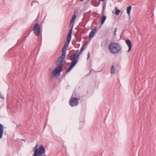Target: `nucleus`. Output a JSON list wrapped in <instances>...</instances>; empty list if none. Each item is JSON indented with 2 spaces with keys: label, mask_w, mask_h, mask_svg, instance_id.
Instances as JSON below:
<instances>
[{
  "label": "nucleus",
  "mask_w": 156,
  "mask_h": 156,
  "mask_svg": "<svg viewBox=\"0 0 156 156\" xmlns=\"http://www.w3.org/2000/svg\"><path fill=\"white\" fill-rule=\"evenodd\" d=\"M0 97L2 98H3V96L0 93Z\"/></svg>",
  "instance_id": "aec40b11"
},
{
  "label": "nucleus",
  "mask_w": 156,
  "mask_h": 156,
  "mask_svg": "<svg viewBox=\"0 0 156 156\" xmlns=\"http://www.w3.org/2000/svg\"><path fill=\"white\" fill-rule=\"evenodd\" d=\"M86 47V46L85 45H83L82 46V47H81V50H80V52L79 53L80 54H81L82 52L85 49Z\"/></svg>",
  "instance_id": "2eb2a0df"
},
{
  "label": "nucleus",
  "mask_w": 156,
  "mask_h": 156,
  "mask_svg": "<svg viewBox=\"0 0 156 156\" xmlns=\"http://www.w3.org/2000/svg\"><path fill=\"white\" fill-rule=\"evenodd\" d=\"M126 42L129 47V49L128 52H129L132 48V43L129 40H126Z\"/></svg>",
  "instance_id": "6e6552de"
},
{
  "label": "nucleus",
  "mask_w": 156,
  "mask_h": 156,
  "mask_svg": "<svg viewBox=\"0 0 156 156\" xmlns=\"http://www.w3.org/2000/svg\"><path fill=\"white\" fill-rule=\"evenodd\" d=\"M83 0H80V1H83Z\"/></svg>",
  "instance_id": "412c9836"
},
{
  "label": "nucleus",
  "mask_w": 156,
  "mask_h": 156,
  "mask_svg": "<svg viewBox=\"0 0 156 156\" xmlns=\"http://www.w3.org/2000/svg\"><path fill=\"white\" fill-rule=\"evenodd\" d=\"M96 30V28L95 27L91 30L89 36V38L92 37L94 35Z\"/></svg>",
  "instance_id": "1a4fd4ad"
},
{
  "label": "nucleus",
  "mask_w": 156,
  "mask_h": 156,
  "mask_svg": "<svg viewBox=\"0 0 156 156\" xmlns=\"http://www.w3.org/2000/svg\"><path fill=\"white\" fill-rule=\"evenodd\" d=\"M117 28H115V30H114V34L115 35H116V32L117 31Z\"/></svg>",
  "instance_id": "6ab92c4d"
},
{
  "label": "nucleus",
  "mask_w": 156,
  "mask_h": 156,
  "mask_svg": "<svg viewBox=\"0 0 156 156\" xmlns=\"http://www.w3.org/2000/svg\"><path fill=\"white\" fill-rule=\"evenodd\" d=\"M78 104V100L76 98H70L69 101V104L70 105L73 107L76 106Z\"/></svg>",
  "instance_id": "39448f33"
},
{
  "label": "nucleus",
  "mask_w": 156,
  "mask_h": 156,
  "mask_svg": "<svg viewBox=\"0 0 156 156\" xmlns=\"http://www.w3.org/2000/svg\"><path fill=\"white\" fill-rule=\"evenodd\" d=\"M45 151V149L44 147L42 145H41L39 146L38 149V150H37V156L35 155V156H40L41 154H43L44 153ZM33 156H34V154Z\"/></svg>",
  "instance_id": "423d86ee"
},
{
  "label": "nucleus",
  "mask_w": 156,
  "mask_h": 156,
  "mask_svg": "<svg viewBox=\"0 0 156 156\" xmlns=\"http://www.w3.org/2000/svg\"><path fill=\"white\" fill-rule=\"evenodd\" d=\"M3 133V125L1 124H0V139L2 138Z\"/></svg>",
  "instance_id": "9d476101"
},
{
  "label": "nucleus",
  "mask_w": 156,
  "mask_h": 156,
  "mask_svg": "<svg viewBox=\"0 0 156 156\" xmlns=\"http://www.w3.org/2000/svg\"><path fill=\"white\" fill-rule=\"evenodd\" d=\"M90 56V55L89 52H88L87 53V59H89Z\"/></svg>",
  "instance_id": "a211bd4d"
},
{
  "label": "nucleus",
  "mask_w": 156,
  "mask_h": 156,
  "mask_svg": "<svg viewBox=\"0 0 156 156\" xmlns=\"http://www.w3.org/2000/svg\"><path fill=\"white\" fill-rule=\"evenodd\" d=\"M115 71V69L114 68V66L112 65L111 68V73L112 74L114 73Z\"/></svg>",
  "instance_id": "dca6fc26"
},
{
  "label": "nucleus",
  "mask_w": 156,
  "mask_h": 156,
  "mask_svg": "<svg viewBox=\"0 0 156 156\" xmlns=\"http://www.w3.org/2000/svg\"><path fill=\"white\" fill-rule=\"evenodd\" d=\"M34 33L37 36H38L40 34V28L38 23L35 24L33 29Z\"/></svg>",
  "instance_id": "0eeeda50"
},
{
  "label": "nucleus",
  "mask_w": 156,
  "mask_h": 156,
  "mask_svg": "<svg viewBox=\"0 0 156 156\" xmlns=\"http://www.w3.org/2000/svg\"><path fill=\"white\" fill-rule=\"evenodd\" d=\"M62 69V66H58L54 69L51 73L52 77L54 78H58L59 76Z\"/></svg>",
  "instance_id": "20e7f679"
},
{
  "label": "nucleus",
  "mask_w": 156,
  "mask_h": 156,
  "mask_svg": "<svg viewBox=\"0 0 156 156\" xmlns=\"http://www.w3.org/2000/svg\"><path fill=\"white\" fill-rule=\"evenodd\" d=\"M76 15L75 14H74L73 15L72 18V19L71 20V21H70V24H71L72 23H73V25H72V28L71 29H72V30L73 29V23H74V20H75V19H76Z\"/></svg>",
  "instance_id": "9b49d317"
},
{
  "label": "nucleus",
  "mask_w": 156,
  "mask_h": 156,
  "mask_svg": "<svg viewBox=\"0 0 156 156\" xmlns=\"http://www.w3.org/2000/svg\"><path fill=\"white\" fill-rule=\"evenodd\" d=\"M104 7L103 6V10H104Z\"/></svg>",
  "instance_id": "4be33fe9"
},
{
  "label": "nucleus",
  "mask_w": 156,
  "mask_h": 156,
  "mask_svg": "<svg viewBox=\"0 0 156 156\" xmlns=\"http://www.w3.org/2000/svg\"><path fill=\"white\" fill-rule=\"evenodd\" d=\"M38 146V144H37L36 146H35L34 147V156H37V150H38L37 149V147Z\"/></svg>",
  "instance_id": "4468645a"
},
{
  "label": "nucleus",
  "mask_w": 156,
  "mask_h": 156,
  "mask_svg": "<svg viewBox=\"0 0 156 156\" xmlns=\"http://www.w3.org/2000/svg\"><path fill=\"white\" fill-rule=\"evenodd\" d=\"M132 9V7L131 6H129L127 7V13L128 15H130V11Z\"/></svg>",
  "instance_id": "ddd939ff"
},
{
  "label": "nucleus",
  "mask_w": 156,
  "mask_h": 156,
  "mask_svg": "<svg viewBox=\"0 0 156 156\" xmlns=\"http://www.w3.org/2000/svg\"><path fill=\"white\" fill-rule=\"evenodd\" d=\"M106 17L105 16L103 15L101 16V24H103L104 23V22L106 20Z\"/></svg>",
  "instance_id": "f8f14e48"
},
{
  "label": "nucleus",
  "mask_w": 156,
  "mask_h": 156,
  "mask_svg": "<svg viewBox=\"0 0 156 156\" xmlns=\"http://www.w3.org/2000/svg\"><path fill=\"white\" fill-rule=\"evenodd\" d=\"M115 9L116 10L115 14L116 15L118 16L120 12V11L119 10L117 9V8L116 7L115 8Z\"/></svg>",
  "instance_id": "f3484780"
},
{
  "label": "nucleus",
  "mask_w": 156,
  "mask_h": 156,
  "mask_svg": "<svg viewBox=\"0 0 156 156\" xmlns=\"http://www.w3.org/2000/svg\"><path fill=\"white\" fill-rule=\"evenodd\" d=\"M109 49L113 53L116 54L118 53L121 49L120 45L115 43H111L109 45Z\"/></svg>",
  "instance_id": "f03ea898"
},
{
  "label": "nucleus",
  "mask_w": 156,
  "mask_h": 156,
  "mask_svg": "<svg viewBox=\"0 0 156 156\" xmlns=\"http://www.w3.org/2000/svg\"><path fill=\"white\" fill-rule=\"evenodd\" d=\"M72 33V29L69 30L67 37L66 42L65 43L62 49V54L56 62V65L58 66H62V64L65 58L66 52L69 44L70 41Z\"/></svg>",
  "instance_id": "f257e3e1"
},
{
  "label": "nucleus",
  "mask_w": 156,
  "mask_h": 156,
  "mask_svg": "<svg viewBox=\"0 0 156 156\" xmlns=\"http://www.w3.org/2000/svg\"><path fill=\"white\" fill-rule=\"evenodd\" d=\"M79 55L77 54H75L73 55L70 56V59L72 61L70 67L68 68L66 72H69L72 68L75 66L77 62L78 59Z\"/></svg>",
  "instance_id": "7ed1b4c3"
}]
</instances>
